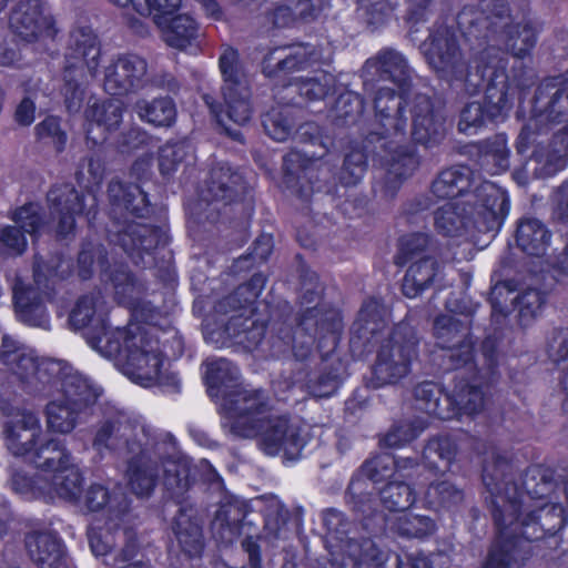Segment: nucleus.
I'll return each mask as SVG.
<instances>
[{"label": "nucleus", "instance_id": "obj_64", "mask_svg": "<svg viewBox=\"0 0 568 568\" xmlns=\"http://www.w3.org/2000/svg\"><path fill=\"white\" fill-rule=\"evenodd\" d=\"M322 520L328 539L337 544L345 542L348 539L352 521L343 511L336 508L324 509Z\"/></svg>", "mask_w": 568, "mask_h": 568}, {"label": "nucleus", "instance_id": "obj_32", "mask_svg": "<svg viewBox=\"0 0 568 568\" xmlns=\"http://www.w3.org/2000/svg\"><path fill=\"white\" fill-rule=\"evenodd\" d=\"M125 105L114 97L94 102L85 110L88 120L87 140L94 144L108 140V134L116 131L122 121Z\"/></svg>", "mask_w": 568, "mask_h": 568}, {"label": "nucleus", "instance_id": "obj_31", "mask_svg": "<svg viewBox=\"0 0 568 568\" xmlns=\"http://www.w3.org/2000/svg\"><path fill=\"white\" fill-rule=\"evenodd\" d=\"M7 447L29 465L36 462V415L31 409L17 408L4 426Z\"/></svg>", "mask_w": 568, "mask_h": 568}, {"label": "nucleus", "instance_id": "obj_63", "mask_svg": "<svg viewBox=\"0 0 568 568\" xmlns=\"http://www.w3.org/2000/svg\"><path fill=\"white\" fill-rule=\"evenodd\" d=\"M362 559L368 568H404L402 555L375 542H365L362 548Z\"/></svg>", "mask_w": 568, "mask_h": 568}, {"label": "nucleus", "instance_id": "obj_8", "mask_svg": "<svg viewBox=\"0 0 568 568\" xmlns=\"http://www.w3.org/2000/svg\"><path fill=\"white\" fill-rule=\"evenodd\" d=\"M511 78L508 74L509 55L498 63L487 67L483 74V82L476 91H470L468 82L457 81L452 87L459 88L467 95L473 97L484 90V100L466 103L458 115L457 130L464 134H475L488 123L504 121L514 106L517 98L521 102L532 85V70L516 59Z\"/></svg>", "mask_w": 568, "mask_h": 568}, {"label": "nucleus", "instance_id": "obj_19", "mask_svg": "<svg viewBox=\"0 0 568 568\" xmlns=\"http://www.w3.org/2000/svg\"><path fill=\"white\" fill-rule=\"evenodd\" d=\"M230 410L234 414L231 433L240 438H256L272 410V402L266 389H240L227 400Z\"/></svg>", "mask_w": 568, "mask_h": 568}, {"label": "nucleus", "instance_id": "obj_51", "mask_svg": "<svg viewBox=\"0 0 568 568\" xmlns=\"http://www.w3.org/2000/svg\"><path fill=\"white\" fill-rule=\"evenodd\" d=\"M547 302V292L535 287H527L513 298L511 303L518 312L519 326L523 328L531 326L542 315Z\"/></svg>", "mask_w": 568, "mask_h": 568}, {"label": "nucleus", "instance_id": "obj_20", "mask_svg": "<svg viewBox=\"0 0 568 568\" xmlns=\"http://www.w3.org/2000/svg\"><path fill=\"white\" fill-rule=\"evenodd\" d=\"M490 506L496 532L480 568H519L520 561L535 555L508 524L503 507L496 500Z\"/></svg>", "mask_w": 568, "mask_h": 568}, {"label": "nucleus", "instance_id": "obj_7", "mask_svg": "<svg viewBox=\"0 0 568 568\" xmlns=\"http://www.w3.org/2000/svg\"><path fill=\"white\" fill-rule=\"evenodd\" d=\"M267 283V276L255 272L244 283L237 285L231 293L217 300L214 304L216 315L225 316V323L206 333L205 338L214 342L217 347L240 346L248 353L262 348L270 357L271 348L278 341V335H285L286 329H296L294 326L282 323L276 331L266 338L267 323L256 318L257 301ZM281 357H276L280 359Z\"/></svg>", "mask_w": 568, "mask_h": 568}, {"label": "nucleus", "instance_id": "obj_10", "mask_svg": "<svg viewBox=\"0 0 568 568\" xmlns=\"http://www.w3.org/2000/svg\"><path fill=\"white\" fill-rule=\"evenodd\" d=\"M219 69L222 77L221 93L223 102L206 93L203 101L219 124L224 118L244 125L253 114L252 90L246 78L245 68L237 49L229 45L219 57Z\"/></svg>", "mask_w": 568, "mask_h": 568}, {"label": "nucleus", "instance_id": "obj_41", "mask_svg": "<svg viewBox=\"0 0 568 568\" xmlns=\"http://www.w3.org/2000/svg\"><path fill=\"white\" fill-rule=\"evenodd\" d=\"M303 111L290 103L272 105L261 115V123L265 133L274 141L285 142L294 136L298 124V114Z\"/></svg>", "mask_w": 568, "mask_h": 568}, {"label": "nucleus", "instance_id": "obj_62", "mask_svg": "<svg viewBox=\"0 0 568 568\" xmlns=\"http://www.w3.org/2000/svg\"><path fill=\"white\" fill-rule=\"evenodd\" d=\"M186 155L185 144L180 141H168L158 151V168L161 176L169 181L178 171Z\"/></svg>", "mask_w": 568, "mask_h": 568}, {"label": "nucleus", "instance_id": "obj_18", "mask_svg": "<svg viewBox=\"0 0 568 568\" xmlns=\"http://www.w3.org/2000/svg\"><path fill=\"white\" fill-rule=\"evenodd\" d=\"M47 200L51 213L58 215L55 232L59 239L64 240L74 234L77 216H84L89 229H97L98 200L91 196V204L87 206L85 195L73 184L53 185L47 194Z\"/></svg>", "mask_w": 568, "mask_h": 568}, {"label": "nucleus", "instance_id": "obj_12", "mask_svg": "<svg viewBox=\"0 0 568 568\" xmlns=\"http://www.w3.org/2000/svg\"><path fill=\"white\" fill-rule=\"evenodd\" d=\"M568 110V69L557 75L544 78L531 101L530 120L516 139V152L524 156L536 133H542L566 120Z\"/></svg>", "mask_w": 568, "mask_h": 568}, {"label": "nucleus", "instance_id": "obj_21", "mask_svg": "<svg viewBox=\"0 0 568 568\" xmlns=\"http://www.w3.org/2000/svg\"><path fill=\"white\" fill-rule=\"evenodd\" d=\"M466 203L476 220L477 230L483 234H497L510 211L508 191L486 180L474 187L471 199Z\"/></svg>", "mask_w": 568, "mask_h": 568}, {"label": "nucleus", "instance_id": "obj_43", "mask_svg": "<svg viewBox=\"0 0 568 568\" xmlns=\"http://www.w3.org/2000/svg\"><path fill=\"white\" fill-rule=\"evenodd\" d=\"M384 525L395 535L406 539H426L436 529V523L429 516L416 515L410 511H400L393 519L385 515L381 516Z\"/></svg>", "mask_w": 568, "mask_h": 568}, {"label": "nucleus", "instance_id": "obj_14", "mask_svg": "<svg viewBox=\"0 0 568 568\" xmlns=\"http://www.w3.org/2000/svg\"><path fill=\"white\" fill-rule=\"evenodd\" d=\"M41 479L50 481L59 497L69 501L79 499L84 477L63 442L51 439L38 444V481Z\"/></svg>", "mask_w": 568, "mask_h": 568}, {"label": "nucleus", "instance_id": "obj_39", "mask_svg": "<svg viewBox=\"0 0 568 568\" xmlns=\"http://www.w3.org/2000/svg\"><path fill=\"white\" fill-rule=\"evenodd\" d=\"M75 379L90 381L78 372H72V367L64 361L38 356V393H65L68 385Z\"/></svg>", "mask_w": 568, "mask_h": 568}, {"label": "nucleus", "instance_id": "obj_54", "mask_svg": "<svg viewBox=\"0 0 568 568\" xmlns=\"http://www.w3.org/2000/svg\"><path fill=\"white\" fill-rule=\"evenodd\" d=\"M381 504L389 513L408 510L416 501V493L409 483L390 480L378 493Z\"/></svg>", "mask_w": 568, "mask_h": 568}, {"label": "nucleus", "instance_id": "obj_49", "mask_svg": "<svg viewBox=\"0 0 568 568\" xmlns=\"http://www.w3.org/2000/svg\"><path fill=\"white\" fill-rule=\"evenodd\" d=\"M158 27L168 45L176 49H185L196 39L199 32V24L193 17L178 12Z\"/></svg>", "mask_w": 568, "mask_h": 568}, {"label": "nucleus", "instance_id": "obj_29", "mask_svg": "<svg viewBox=\"0 0 568 568\" xmlns=\"http://www.w3.org/2000/svg\"><path fill=\"white\" fill-rule=\"evenodd\" d=\"M392 311L387 307L382 297H367L352 325L353 344L361 341L364 348L373 342H377L378 335L388 326Z\"/></svg>", "mask_w": 568, "mask_h": 568}, {"label": "nucleus", "instance_id": "obj_48", "mask_svg": "<svg viewBox=\"0 0 568 568\" xmlns=\"http://www.w3.org/2000/svg\"><path fill=\"white\" fill-rule=\"evenodd\" d=\"M70 557L58 531L38 528V568H69Z\"/></svg>", "mask_w": 568, "mask_h": 568}, {"label": "nucleus", "instance_id": "obj_3", "mask_svg": "<svg viewBox=\"0 0 568 568\" xmlns=\"http://www.w3.org/2000/svg\"><path fill=\"white\" fill-rule=\"evenodd\" d=\"M298 264V304L296 329H286L271 348L275 357L293 356L291 383L315 398L332 396L341 384V361H334L344 329L343 313L331 303L323 302L325 285L296 255Z\"/></svg>", "mask_w": 568, "mask_h": 568}, {"label": "nucleus", "instance_id": "obj_52", "mask_svg": "<svg viewBox=\"0 0 568 568\" xmlns=\"http://www.w3.org/2000/svg\"><path fill=\"white\" fill-rule=\"evenodd\" d=\"M109 252L104 244L91 239H83L77 256V273L81 281H89L94 276L95 265L100 273L108 266Z\"/></svg>", "mask_w": 568, "mask_h": 568}, {"label": "nucleus", "instance_id": "obj_28", "mask_svg": "<svg viewBox=\"0 0 568 568\" xmlns=\"http://www.w3.org/2000/svg\"><path fill=\"white\" fill-rule=\"evenodd\" d=\"M566 124L555 132L548 143H537L530 155L536 163L534 174L538 179L556 176L568 165V110Z\"/></svg>", "mask_w": 568, "mask_h": 568}, {"label": "nucleus", "instance_id": "obj_40", "mask_svg": "<svg viewBox=\"0 0 568 568\" xmlns=\"http://www.w3.org/2000/svg\"><path fill=\"white\" fill-rule=\"evenodd\" d=\"M209 396L227 400L240 387L239 368L226 358L206 363L203 376Z\"/></svg>", "mask_w": 568, "mask_h": 568}, {"label": "nucleus", "instance_id": "obj_35", "mask_svg": "<svg viewBox=\"0 0 568 568\" xmlns=\"http://www.w3.org/2000/svg\"><path fill=\"white\" fill-rule=\"evenodd\" d=\"M474 185L475 170L467 164H453L436 174L429 192L437 200H454L465 196Z\"/></svg>", "mask_w": 568, "mask_h": 568}, {"label": "nucleus", "instance_id": "obj_55", "mask_svg": "<svg viewBox=\"0 0 568 568\" xmlns=\"http://www.w3.org/2000/svg\"><path fill=\"white\" fill-rule=\"evenodd\" d=\"M480 354L483 356V366L475 369L473 378L478 377L480 389L486 393L494 386L499 378V353L498 342L493 336H487L480 343Z\"/></svg>", "mask_w": 568, "mask_h": 568}, {"label": "nucleus", "instance_id": "obj_23", "mask_svg": "<svg viewBox=\"0 0 568 568\" xmlns=\"http://www.w3.org/2000/svg\"><path fill=\"white\" fill-rule=\"evenodd\" d=\"M460 435L466 434L444 433L429 438L423 449L422 464L417 457H395L396 470L412 471L423 466L434 475L449 471L459 449Z\"/></svg>", "mask_w": 568, "mask_h": 568}, {"label": "nucleus", "instance_id": "obj_1", "mask_svg": "<svg viewBox=\"0 0 568 568\" xmlns=\"http://www.w3.org/2000/svg\"><path fill=\"white\" fill-rule=\"evenodd\" d=\"M412 87L397 90L381 87L374 95L373 104L378 131L361 133V139L348 142L343 163L337 172L342 186H356L368 169V161L384 170L383 176L372 185L375 195L394 199L419 165L415 150L407 141L409 105L412 115L410 136L415 144L426 149L440 145L447 135L445 102L425 93H415L409 101Z\"/></svg>", "mask_w": 568, "mask_h": 568}, {"label": "nucleus", "instance_id": "obj_42", "mask_svg": "<svg viewBox=\"0 0 568 568\" xmlns=\"http://www.w3.org/2000/svg\"><path fill=\"white\" fill-rule=\"evenodd\" d=\"M438 271L439 263L434 256H423L413 262L403 278V295L408 298L419 296L433 285Z\"/></svg>", "mask_w": 568, "mask_h": 568}, {"label": "nucleus", "instance_id": "obj_16", "mask_svg": "<svg viewBox=\"0 0 568 568\" xmlns=\"http://www.w3.org/2000/svg\"><path fill=\"white\" fill-rule=\"evenodd\" d=\"M258 447L267 456L283 454L288 460H298L311 440L307 423L290 414L273 416L257 435Z\"/></svg>", "mask_w": 568, "mask_h": 568}, {"label": "nucleus", "instance_id": "obj_38", "mask_svg": "<svg viewBox=\"0 0 568 568\" xmlns=\"http://www.w3.org/2000/svg\"><path fill=\"white\" fill-rule=\"evenodd\" d=\"M524 486L537 499L552 497L562 489L568 503V467L556 469L542 465L534 466L528 469Z\"/></svg>", "mask_w": 568, "mask_h": 568}, {"label": "nucleus", "instance_id": "obj_11", "mask_svg": "<svg viewBox=\"0 0 568 568\" xmlns=\"http://www.w3.org/2000/svg\"><path fill=\"white\" fill-rule=\"evenodd\" d=\"M418 344L417 331L410 323L406 320L396 323L388 336L381 342L371 367L367 387L379 389L400 383L412 371Z\"/></svg>", "mask_w": 568, "mask_h": 568}, {"label": "nucleus", "instance_id": "obj_4", "mask_svg": "<svg viewBox=\"0 0 568 568\" xmlns=\"http://www.w3.org/2000/svg\"><path fill=\"white\" fill-rule=\"evenodd\" d=\"M112 227L106 240L119 245L134 265L153 268L154 276L166 286L178 282L173 252L169 250V230L164 224L168 210L151 203L139 184L112 180L108 186Z\"/></svg>", "mask_w": 568, "mask_h": 568}, {"label": "nucleus", "instance_id": "obj_22", "mask_svg": "<svg viewBox=\"0 0 568 568\" xmlns=\"http://www.w3.org/2000/svg\"><path fill=\"white\" fill-rule=\"evenodd\" d=\"M485 406V392L480 389V382L459 377L454 382L452 392L443 388L437 396L436 404H432V417L440 420L460 419L464 415L475 416Z\"/></svg>", "mask_w": 568, "mask_h": 568}, {"label": "nucleus", "instance_id": "obj_57", "mask_svg": "<svg viewBox=\"0 0 568 568\" xmlns=\"http://www.w3.org/2000/svg\"><path fill=\"white\" fill-rule=\"evenodd\" d=\"M70 48L73 57L82 59L88 63L90 69H95L99 63L100 47L98 38L89 28H78L71 32Z\"/></svg>", "mask_w": 568, "mask_h": 568}, {"label": "nucleus", "instance_id": "obj_5", "mask_svg": "<svg viewBox=\"0 0 568 568\" xmlns=\"http://www.w3.org/2000/svg\"><path fill=\"white\" fill-rule=\"evenodd\" d=\"M511 462L500 453H493L491 460H484L481 480L490 495L503 507L508 524L527 545L528 552L552 559L562 542L561 531L568 515L560 503L551 498L537 499L515 483Z\"/></svg>", "mask_w": 568, "mask_h": 568}, {"label": "nucleus", "instance_id": "obj_47", "mask_svg": "<svg viewBox=\"0 0 568 568\" xmlns=\"http://www.w3.org/2000/svg\"><path fill=\"white\" fill-rule=\"evenodd\" d=\"M100 280L110 285L114 292V298L120 305L126 306L134 297L138 288V278L124 263H108L102 268Z\"/></svg>", "mask_w": 568, "mask_h": 568}, {"label": "nucleus", "instance_id": "obj_6", "mask_svg": "<svg viewBox=\"0 0 568 568\" xmlns=\"http://www.w3.org/2000/svg\"><path fill=\"white\" fill-rule=\"evenodd\" d=\"M108 307L100 288L80 295L70 311V327L80 331L88 344L98 349L104 342L109 353L120 354L126 351L128 364L135 371L139 378L165 387L172 393H180L181 381L176 373L164 372L168 358L161 347L159 337L145 331L132 334L126 328H118L113 333L108 323Z\"/></svg>", "mask_w": 568, "mask_h": 568}, {"label": "nucleus", "instance_id": "obj_56", "mask_svg": "<svg viewBox=\"0 0 568 568\" xmlns=\"http://www.w3.org/2000/svg\"><path fill=\"white\" fill-rule=\"evenodd\" d=\"M399 6L398 0H359L358 11L371 31L387 26Z\"/></svg>", "mask_w": 568, "mask_h": 568}, {"label": "nucleus", "instance_id": "obj_2", "mask_svg": "<svg viewBox=\"0 0 568 568\" xmlns=\"http://www.w3.org/2000/svg\"><path fill=\"white\" fill-rule=\"evenodd\" d=\"M456 23L475 51L468 62L463 60L457 30L446 23L436 22L419 50L439 79L450 84L466 81L473 92L483 82L488 65L508 55L531 59L538 41V30L530 21L513 22L508 0H478L477 6L466 4L457 13Z\"/></svg>", "mask_w": 568, "mask_h": 568}, {"label": "nucleus", "instance_id": "obj_9", "mask_svg": "<svg viewBox=\"0 0 568 568\" xmlns=\"http://www.w3.org/2000/svg\"><path fill=\"white\" fill-rule=\"evenodd\" d=\"M321 51L312 43L295 42L271 48L263 57L261 72L274 88L295 85L298 94L307 102L325 100L335 90V78L321 72L312 78H294L316 63Z\"/></svg>", "mask_w": 568, "mask_h": 568}, {"label": "nucleus", "instance_id": "obj_15", "mask_svg": "<svg viewBox=\"0 0 568 568\" xmlns=\"http://www.w3.org/2000/svg\"><path fill=\"white\" fill-rule=\"evenodd\" d=\"M463 322L450 315H438L434 321V336L437 345L446 351L444 361L445 371L456 372L454 382L459 377L470 379L478 369L476 363V342L471 334L466 332Z\"/></svg>", "mask_w": 568, "mask_h": 568}, {"label": "nucleus", "instance_id": "obj_13", "mask_svg": "<svg viewBox=\"0 0 568 568\" xmlns=\"http://www.w3.org/2000/svg\"><path fill=\"white\" fill-rule=\"evenodd\" d=\"M102 389L91 381L72 382L65 393L50 399L44 407L47 429L52 434H71L83 415L98 403Z\"/></svg>", "mask_w": 568, "mask_h": 568}, {"label": "nucleus", "instance_id": "obj_26", "mask_svg": "<svg viewBox=\"0 0 568 568\" xmlns=\"http://www.w3.org/2000/svg\"><path fill=\"white\" fill-rule=\"evenodd\" d=\"M462 153L468 158L476 170L489 175H498L510 166V150L506 133H496L486 139L469 142Z\"/></svg>", "mask_w": 568, "mask_h": 568}, {"label": "nucleus", "instance_id": "obj_30", "mask_svg": "<svg viewBox=\"0 0 568 568\" xmlns=\"http://www.w3.org/2000/svg\"><path fill=\"white\" fill-rule=\"evenodd\" d=\"M434 226L438 234L446 237H464L475 241L479 234L477 223L466 202H447L434 212Z\"/></svg>", "mask_w": 568, "mask_h": 568}, {"label": "nucleus", "instance_id": "obj_59", "mask_svg": "<svg viewBox=\"0 0 568 568\" xmlns=\"http://www.w3.org/2000/svg\"><path fill=\"white\" fill-rule=\"evenodd\" d=\"M432 242V236L423 232H414L403 235L398 242V252L394 262L398 266H405L415 258H420L427 251Z\"/></svg>", "mask_w": 568, "mask_h": 568}, {"label": "nucleus", "instance_id": "obj_50", "mask_svg": "<svg viewBox=\"0 0 568 568\" xmlns=\"http://www.w3.org/2000/svg\"><path fill=\"white\" fill-rule=\"evenodd\" d=\"M464 497V490L448 480L433 481L425 491L427 507L436 513L457 511Z\"/></svg>", "mask_w": 568, "mask_h": 568}, {"label": "nucleus", "instance_id": "obj_25", "mask_svg": "<svg viewBox=\"0 0 568 568\" xmlns=\"http://www.w3.org/2000/svg\"><path fill=\"white\" fill-rule=\"evenodd\" d=\"M248 184L244 176L234 171L229 164L222 163L211 168L206 181L209 205L220 213L219 203L224 207L242 204L248 195ZM220 221V215L214 222Z\"/></svg>", "mask_w": 568, "mask_h": 568}, {"label": "nucleus", "instance_id": "obj_61", "mask_svg": "<svg viewBox=\"0 0 568 568\" xmlns=\"http://www.w3.org/2000/svg\"><path fill=\"white\" fill-rule=\"evenodd\" d=\"M515 291L516 284L513 280L499 281L491 286L488 295L491 322L501 323L509 316L511 310L508 305V295Z\"/></svg>", "mask_w": 568, "mask_h": 568}, {"label": "nucleus", "instance_id": "obj_60", "mask_svg": "<svg viewBox=\"0 0 568 568\" xmlns=\"http://www.w3.org/2000/svg\"><path fill=\"white\" fill-rule=\"evenodd\" d=\"M10 28L22 40L30 42L36 37V4L21 1L10 16Z\"/></svg>", "mask_w": 568, "mask_h": 568}, {"label": "nucleus", "instance_id": "obj_37", "mask_svg": "<svg viewBox=\"0 0 568 568\" xmlns=\"http://www.w3.org/2000/svg\"><path fill=\"white\" fill-rule=\"evenodd\" d=\"M102 296L103 300H105L103 294ZM106 307H109V305H106ZM125 307H128L130 311L131 321L140 324L136 326L135 331H132L130 327H125L126 329L131 331L132 334H138L140 331H145L155 337L144 326L162 332H165L172 326L171 312L164 306L155 305L154 302L150 300L135 296ZM108 312H110V308H108ZM108 323H110V313H108ZM109 327L112 333L119 328H112L111 324H109Z\"/></svg>", "mask_w": 568, "mask_h": 568}, {"label": "nucleus", "instance_id": "obj_45", "mask_svg": "<svg viewBox=\"0 0 568 568\" xmlns=\"http://www.w3.org/2000/svg\"><path fill=\"white\" fill-rule=\"evenodd\" d=\"M17 226H6L0 230V243L14 254H21L27 246V241L21 232L33 235L36 233V207L33 203H27L19 207L13 215Z\"/></svg>", "mask_w": 568, "mask_h": 568}, {"label": "nucleus", "instance_id": "obj_24", "mask_svg": "<svg viewBox=\"0 0 568 568\" xmlns=\"http://www.w3.org/2000/svg\"><path fill=\"white\" fill-rule=\"evenodd\" d=\"M146 71L144 58L134 53L119 54L104 69L103 88L111 97H126L143 88Z\"/></svg>", "mask_w": 568, "mask_h": 568}, {"label": "nucleus", "instance_id": "obj_34", "mask_svg": "<svg viewBox=\"0 0 568 568\" xmlns=\"http://www.w3.org/2000/svg\"><path fill=\"white\" fill-rule=\"evenodd\" d=\"M314 171L313 159L300 151L292 150L283 156L282 182L288 191L303 200L320 190L313 181Z\"/></svg>", "mask_w": 568, "mask_h": 568}, {"label": "nucleus", "instance_id": "obj_36", "mask_svg": "<svg viewBox=\"0 0 568 568\" xmlns=\"http://www.w3.org/2000/svg\"><path fill=\"white\" fill-rule=\"evenodd\" d=\"M552 233L537 217L523 216L517 220L514 231L516 247L530 257H542L551 244Z\"/></svg>", "mask_w": 568, "mask_h": 568}, {"label": "nucleus", "instance_id": "obj_58", "mask_svg": "<svg viewBox=\"0 0 568 568\" xmlns=\"http://www.w3.org/2000/svg\"><path fill=\"white\" fill-rule=\"evenodd\" d=\"M361 486V480H356L354 477L351 479L345 490L346 504L363 520L375 518L378 516L374 508L375 495L362 489Z\"/></svg>", "mask_w": 568, "mask_h": 568}, {"label": "nucleus", "instance_id": "obj_46", "mask_svg": "<svg viewBox=\"0 0 568 568\" xmlns=\"http://www.w3.org/2000/svg\"><path fill=\"white\" fill-rule=\"evenodd\" d=\"M365 99L357 92L345 90L335 99L331 116L337 126L353 128L362 130L365 122Z\"/></svg>", "mask_w": 568, "mask_h": 568}, {"label": "nucleus", "instance_id": "obj_53", "mask_svg": "<svg viewBox=\"0 0 568 568\" xmlns=\"http://www.w3.org/2000/svg\"><path fill=\"white\" fill-rule=\"evenodd\" d=\"M273 248V235L262 233L254 240L245 254L233 261L231 272L235 275H240L243 272H250L254 267L262 265L267 262Z\"/></svg>", "mask_w": 568, "mask_h": 568}, {"label": "nucleus", "instance_id": "obj_27", "mask_svg": "<svg viewBox=\"0 0 568 568\" xmlns=\"http://www.w3.org/2000/svg\"><path fill=\"white\" fill-rule=\"evenodd\" d=\"M178 504L179 509L171 524L172 532L187 558H200L205 549L203 521L195 506L180 500Z\"/></svg>", "mask_w": 568, "mask_h": 568}, {"label": "nucleus", "instance_id": "obj_33", "mask_svg": "<svg viewBox=\"0 0 568 568\" xmlns=\"http://www.w3.org/2000/svg\"><path fill=\"white\" fill-rule=\"evenodd\" d=\"M365 72L382 81H390L397 88L413 87L412 69L405 55L393 49L383 48L364 63Z\"/></svg>", "mask_w": 568, "mask_h": 568}, {"label": "nucleus", "instance_id": "obj_44", "mask_svg": "<svg viewBox=\"0 0 568 568\" xmlns=\"http://www.w3.org/2000/svg\"><path fill=\"white\" fill-rule=\"evenodd\" d=\"M134 111L142 122L154 128H172L178 119L176 103L171 97H159L151 101L140 99L134 103Z\"/></svg>", "mask_w": 568, "mask_h": 568}, {"label": "nucleus", "instance_id": "obj_17", "mask_svg": "<svg viewBox=\"0 0 568 568\" xmlns=\"http://www.w3.org/2000/svg\"><path fill=\"white\" fill-rule=\"evenodd\" d=\"M125 476L131 491L138 497H150L155 490L166 456L159 454L154 445L143 443L136 436L125 440Z\"/></svg>", "mask_w": 568, "mask_h": 568}]
</instances>
